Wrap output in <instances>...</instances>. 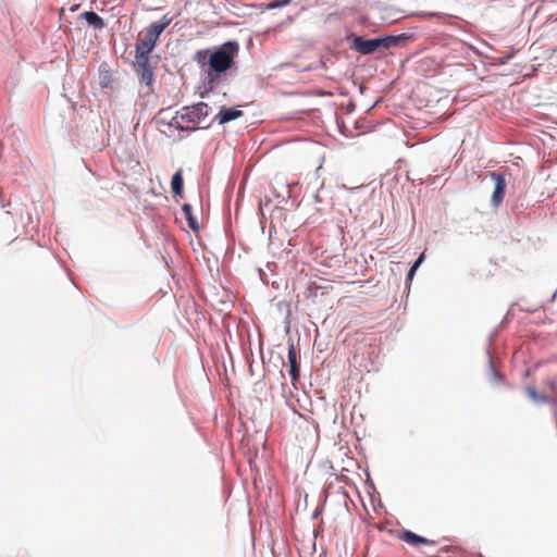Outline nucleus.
Here are the masks:
<instances>
[{
	"label": "nucleus",
	"mask_w": 557,
	"mask_h": 557,
	"mask_svg": "<svg viewBox=\"0 0 557 557\" xmlns=\"http://www.w3.org/2000/svg\"><path fill=\"white\" fill-rule=\"evenodd\" d=\"M242 115V110L233 108H222L220 112L215 115V120H218L220 124H225L227 122L240 117Z\"/></svg>",
	"instance_id": "obj_9"
},
{
	"label": "nucleus",
	"mask_w": 557,
	"mask_h": 557,
	"mask_svg": "<svg viewBox=\"0 0 557 557\" xmlns=\"http://www.w3.org/2000/svg\"><path fill=\"white\" fill-rule=\"evenodd\" d=\"M493 375H494V377H495V379H498V377H499V374H498V373H496V372H494V374H493Z\"/></svg>",
	"instance_id": "obj_15"
},
{
	"label": "nucleus",
	"mask_w": 557,
	"mask_h": 557,
	"mask_svg": "<svg viewBox=\"0 0 557 557\" xmlns=\"http://www.w3.org/2000/svg\"><path fill=\"white\" fill-rule=\"evenodd\" d=\"M492 177L495 181V188L492 195V201L494 205H499L505 196L506 181L502 174L492 173Z\"/></svg>",
	"instance_id": "obj_7"
},
{
	"label": "nucleus",
	"mask_w": 557,
	"mask_h": 557,
	"mask_svg": "<svg viewBox=\"0 0 557 557\" xmlns=\"http://www.w3.org/2000/svg\"><path fill=\"white\" fill-rule=\"evenodd\" d=\"M209 115V107L205 102H199L191 107H185L177 111L172 117L171 126L181 129H196L197 125L202 123Z\"/></svg>",
	"instance_id": "obj_3"
},
{
	"label": "nucleus",
	"mask_w": 557,
	"mask_h": 557,
	"mask_svg": "<svg viewBox=\"0 0 557 557\" xmlns=\"http://www.w3.org/2000/svg\"><path fill=\"white\" fill-rule=\"evenodd\" d=\"M383 46L386 47L384 39H363L362 37H355L352 42V48L361 54L373 53Z\"/></svg>",
	"instance_id": "obj_5"
},
{
	"label": "nucleus",
	"mask_w": 557,
	"mask_h": 557,
	"mask_svg": "<svg viewBox=\"0 0 557 557\" xmlns=\"http://www.w3.org/2000/svg\"><path fill=\"white\" fill-rule=\"evenodd\" d=\"M82 17L87 21V23L96 28L103 27V20L92 11H86L82 14Z\"/></svg>",
	"instance_id": "obj_11"
},
{
	"label": "nucleus",
	"mask_w": 557,
	"mask_h": 557,
	"mask_svg": "<svg viewBox=\"0 0 557 557\" xmlns=\"http://www.w3.org/2000/svg\"><path fill=\"white\" fill-rule=\"evenodd\" d=\"M290 0H281V1H276V2H273V3H270L269 4V8L273 9V8H278V7H284L286 4L289 3Z\"/></svg>",
	"instance_id": "obj_14"
},
{
	"label": "nucleus",
	"mask_w": 557,
	"mask_h": 557,
	"mask_svg": "<svg viewBox=\"0 0 557 557\" xmlns=\"http://www.w3.org/2000/svg\"><path fill=\"white\" fill-rule=\"evenodd\" d=\"M182 210H183V212H184V214H185V216H186V219H187V221H188V225H189V227H190L193 231L197 232V231L199 230V225H198V223H197V220L195 219V216H194V215H193V213H191V207H190V205L185 203V205L182 207Z\"/></svg>",
	"instance_id": "obj_12"
},
{
	"label": "nucleus",
	"mask_w": 557,
	"mask_h": 557,
	"mask_svg": "<svg viewBox=\"0 0 557 557\" xmlns=\"http://www.w3.org/2000/svg\"><path fill=\"white\" fill-rule=\"evenodd\" d=\"M239 53L237 41H226L211 49L198 50L194 54V61L205 73V87L213 90L218 87L226 72L235 66V59Z\"/></svg>",
	"instance_id": "obj_1"
},
{
	"label": "nucleus",
	"mask_w": 557,
	"mask_h": 557,
	"mask_svg": "<svg viewBox=\"0 0 557 557\" xmlns=\"http://www.w3.org/2000/svg\"><path fill=\"white\" fill-rule=\"evenodd\" d=\"M287 357H288V362H289V367H290L289 373L292 376V381H293V383H295L299 380L300 371H299V364L297 361V352H296V349L293 344H289V346H288Z\"/></svg>",
	"instance_id": "obj_8"
},
{
	"label": "nucleus",
	"mask_w": 557,
	"mask_h": 557,
	"mask_svg": "<svg viewBox=\"0 0 557 557\" xmlns=\"http://www.w3.org/2000/svg\"><path fill=\"white\" fill-rule=\"evenodd\" d=\"M423 258H424V252H422L420 255V257L417 259V261L412 264V267L410 268L409 272H408V275H407V278L408 280H411L414 275V272L417 271V269L419 268V265L421 264V262L423 261Z\"/></svg>",
	"instance_id": "obj_13"
},
{
	"label": "nucleus",
	"mask_w": 557,
	"mask_h": 557,
	"mask_svg": "<svg viewBox=\"0 0 557 557\" xmlns=\"http://www.w3.org/2000/svg\"><path fill=\"white\" fill-rule=\"evenodd\" d=\"M397 539L399 541H403V542L407 543L408 545L414 546V547L420 546V545L433 546L436 544L435 541L420 536L409 530L399 531L397 533Z\"/></svg>",
	"instance_id": "obj_6"
},
{
	"label": "nucleus",
	"mask_w": 557,
	"mask_h": 557,
	"mask_svg": "<svg viewBox=\"0 0 557 557\" xmlns=\"http://www.w3.org/2000/svg\"><path fill=\"white\" fill-rule=\"evenodd\" d=\"M171 187L175 195L181 196L183 194V171L181 169L172 176Z\"/></svg>",
	"instance_id": "obj_10"
},
{
	"label": "nucleus",
	"mask_w": 557,
	"mask_h": 557,
	"mask_svg": "<svg viewBox=\"0 0 557 557\" xmlns=\"http://www.w3.org/2000/svg\"><path fill=\"white\" fill-rule=\"evenodd\" d=\"M527 395L537 405H548L554 411L557 409V381L548 377L544 381V388L539 392L534 386L525 388Z\"/></svg>",
	"instance_id": "obj_4"
},
{
	"label": "nucleus",
	"mask_w": 557,
	"mask_h": 557,
	"mask_svg": "<svg viewBox=\"0 0 557 557\" xmlns=\"http://www.w3.org/2000/svg\"><path fill=\"white\" fill-rule=\"evenodd\" d=\"M171 21L168 15H163L160 21L151 23L138 35L135 46V70L140 76V81L148 85L153 79L149 55L154 49L160 35L170 25Z\"/></svg>",
	"instance_id": "obj_2"
}]
</instances>
